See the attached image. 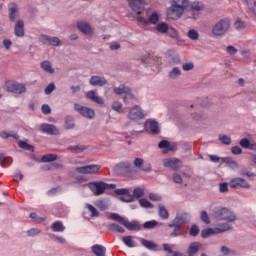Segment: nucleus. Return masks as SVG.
Here are the masks:
<instances>
[{
    "instance_id": "c85d7f7f",
    "label": "nucleus",
    "mask_w": 256,
    "mask_h": 256,
    "mask_svg": "<svg viewBox=\"0 0 256 256\" xmlns=\"http://www.w3.org/2000/svg\"><path fill=\"white\" fill-rule=\"evenodd\" d=\"M107 248L102 245L96 244L92 246V253H95L96 256H105Z\"/></svg>"
},
{
    "instance_id": "f8f14e48",
    "label": "nucleus",
    "mask_w": 256,
    "mask_h": 256,
    "mask_svg": "<svg viewBox=\"0 0 256 256\" xmlns=\"http://www.w3.org/2000/svg\"><path fill=\"white\" fill-rule=\"evenodd\" d=\"M115 95H125L123 98L124 103H129L127 99H133V94L131 93V88L121 84L118 88H114Z\"/></svg>"
},
{
    "instance_id": "6e6d98bb",
    "label": "nucleus",
    "mask_w": 256,
    "mask_h": 256,
    "mask_svg": "<svg viewBox=\"0 0 256 256\" xmlns=\"http://www.w3.org/2000/svg\"><path fill=\"white\" fill-rule=\"evenodd\" d=\"M219 141H221V143H223L224 145H231V137L227 135H220Z\"/></svg>"
},
{
    "instance_id": "338daca9",
    "label": "nucleus",
    "mask_w": 256,
    "mask_h": 256,
    "mask_svg": "<svg viewBox=\"0 0 256 256\" xmlns=\"http://www.w3.org/2000/svg\"><path fill=\"white\" fill-rule=\"evenodd\" d=\"M168 151H177V144L169 142V145L167 146L166 150H163V153H168Z\"/></svg>"
},
{
    "instance_id": "b1692460",
    "label": "nucleus",
    "mask_w": 256,
    "mask_h": 256,
    "mask_svg": "<svg viewBox=\"0 0 256 256\" xmlns=\"http://www.w3.org/2000/svg\"><path fill=\"white\" fill-rule=\"evenodd\" d=\"M77 27L84 35H93V28L86 22H78Z\"/></svg>"
},
{
    "instance_id": "cd10ccee",
    "label": "nucleus",
    "mask_w": 256,
    "mask_h": 256,
    "mask_svg": "<svg viewBox=\"0 0 256 256\" xmlns=\"http://www.w3.org/2000/svg\"><path fill=\"white\" fill-rule=\"evenodd\" d=\"M41 69L45 71L46 73H49L50 75H53L55 73V68L51 65V62L49 60H45L40 64Z\"/></svg>"
},
{
    "instance_id": "680f3d73",
    "label": "nucleus",
    "mask_w": 256,
    "mask_h": 256,
    "mask_svg": "<svg viewBox=\"0 0 256 256\" xmlns=\"http://www.w3.org/2000/svg\"><path fill=\"white\" fill-rule=\"evenodd\" d=\"M53 91H55V84L54 83H50L44 90L45 95H51V93H53Z\"/></svg>"
},
{
    "instance_id": "f3484780",
    "label": "nucleus",
    "mask_w": 256,
    "mask_h": 256,
    "mask_svg": "<svg viewBox=\"0 0 256 256\" xmlns=\"http://www.w3.org/2000/svg\"><path fill=\"white\" fill-rule=\"evenodd\" d=\"M163 165L172 171H177L181 169V160L177 158H167L163 160Z\"/></svg>"
},
{
    "instance_id": "7ed1b4c3",
    "label": "nucleus",
    "mask_w": 256,
    "mask_h": 256,
    "mask_svg": "<svg viewBox=\"0 0 256 256\" xmlns=\"http://www.w3.org/2000/svg\"><path fill=\"white\" fill-rule=\"evenodd\" d=\"M214 217L220 219V221H227L228 223H234L237 221V216L227 208L214 209Z\"/></svg>"
},
{
    "instance_id": "ea45409f",
    "label": "nucleus",
    "mask_w": 256,
    "mask_h": 256,
    "mask_svg": "<svg viewBox=\"0 0 256 256\" xmlns=\"http://www.w3.org/2000/svg\"><path fill=\"white\" fill-rule=\"evenodd\" d=\"M211 235H217V233H215V228L204 229L201 232V236L204 239H207V238L211 237Z\"/></svg>"
},
{
    "instance_id": "4468645a",
    "label": "nucleus",
    "mask_w": 256,
    "mask_h": 256,
    "mask_svg": "<svg viewBox=\"0 0 256 256\" xmlns=\"http://www.w3.org/2000/svg\"><path fill=\"white\" fill-rule=\"evenodd\" d=\"M129 3L130 9L137 13V15H141L143 11H145V1L144 0H127Z\"/></svg>"
},
{
    "instance_id": "bb28decb",
    "label": "nucleus",
    "mask_w": 256,
    "mask_h": 256,
    "mask_svg": "<svg viewBox=\"0 0 256 256\" xmlns=\"http://www.w3.org/2000/svg\"><path fill=\"white\" fill-rule=\"evenodd\" d=\"M230 229H233V226H231L229 223H221L214 227L216 235L219 233H225V231H230Z\"/></svg>"
},
{
    "instance_id": "de8ad7c7",
    "label": "nucleus",
    "mask_w": 256,
    "mask_h": 256,
    "mask_svg": "<svg viewBox=\"0 0 256 256\" xmlns=\"http://www.w3.org/2000/svg\"><path fill=\"white\" fill-rule=\"evenodd\" d=\"M0 137L2 139H9V137H13V139H15L16 141L19 140V135L17 134H11L5 131L0 132Z\"/></svg>"
},
{
    "instance_id": "5fc2aeb1",
    "label": "nucleus",
    "mask_w": 256,
    "mask_h": 256,
    "mask_svg": "<svg viewBox=\"0 0 256 256\" xmlns=\"http://www.w3.org/2000/svg\"><path fill=\"white\" fill-rule=\"evenodd\" d=\"M200 219L206 225H209V223H211V220L209 219V215L207 214L206 211H201Z\"/></svg>"
},
{
    "instance_id": "2f4dec72",
    "label": "nucleus",
    "mask_w": 256,
    "mask_h": 256,
    "mask_svg": "<svg viewBox=\"0 0 256 256\" xmlns=\"http://www.w3.org/2000/svg\"><path fill=\"white\" fill-rule=\"evenodd\" d=\"M140 242H141V245H143V247H145L146 249H150V251L157 249V244H155V242L153 241L142 238Z\"/></svg>"
},
{
    "instance_id": "c9c22d12",
    "label": "nucleus",
    "mask_w": 256,
    "mask_h": 256,
    "mask_svg": "<svg viewBox=\"0 0 256 256\" xmlns=\"http://www.w3.org/2000/svg\"><path fill=\"white\" fill-rule=\"evenodd\" d=\"M172 4H174L176 7H182V9L185 11V9L189 7V0H172Z\"/></svg>"
},
{
    "instance_id": "a211bd4d",
    "label": "nucleus",
    "mask_w": 256,
    "mask_h": 256,
    "mask_svg": "<svg viewBox=\"0 0 256 256\" xmlns=\"http://www.w3.org/2000/svg\"><path fill=\"white\" fill-rule=\"evenodd\" d=\"M41 42L44 45H51L52 47H59L61 45V40L57 37H51L49 35H42Z\"/></svg>"
},
{
    "instance_id": "72a5a7b5",
    "label": "nucleus",
    "mask_w": 256,
    "mask_h": 256,
    "mask_svg": "<svg viewBox=\"0 0 256 256\" xmlns=\"http://www.w3.org/2000/svg\"><path fill=\"white\" fill-rule=\"evenodd\" d=\"M222 161L224 163H226L228 165V167H230V169H238L239 168V164H237V161L226 157V158H222Z\"/></svg>"
},
{
    "instance_id": "393cba45",
    "label": "nucleus",
    "mask_w": 256,
    "mask_h": 256,
    "mask_svg": "<svg viewBox=\"0 0 256 256\" xmlns=\"http://www.w3.org/2000/svg\"><path fill=\"white\" fill-rule=\"evenodd\" d=\"M87 99H90V101H93L94 103H97L98 105H103L104 101L101 97L97 95V92L90 90L86 94Z\"/></svg>"
},
{
    "instance_id": "58836bf2",
    "label": "nucleus",
    "mask_w": 256,
    "mask_h": 256,
    "mask_svg": "<svg viewBox=\"0 0 256 256\" xmlns=\"http://www.w3.org/2000/svg\"><path fill=\"white\" fill-rule=\"evenodd\" d=\"M122 241L126 245V247H135V241H133V236H124L122 238Z\"/></svg>"
},
{
    "instance_id": "dca6fc26",
    "label": "nucleus",
    "mask_w": 256,
    "mask_h": 256,
    "mask_svg": "<svg viewBox=\"0 0 256 256\" xmlns=\"http://www.w3.org/2000/svg\"><path fill=\"white\" fill-rule=\"evenodd\" d=\"M133 165L134 167H136V169L144 171V173H151L152 171L151 164H145V160L143 158H135L133 161Z\"/></svg>"
},
{
    "instance_id": "e2e57ef3",
    "label": "nucleus",
    "mask_w": 256,
    "mask_h": 256,
    "mask_svg": "<svg viewBox=\"0 0 256 256\" xmlns=\"http://www.w3.org/2000/svg\"><path fill=\"white\" fill-rule=\"evenodd\" d=\"M30 218H32L33 221H35L36 223H43V221H45V219L42 218V217H39V216L37 215V213H31V214H30Z\"/></svg>"
},
{
    "instance_id": "4be33fe9",
    "label": "nucleus",
    "mask_w": 256,
    "mask_h": 256,
    "mask_svg": "<svg viewBox=\"0 0 256 256\" xmlns=\"http://www.w3.org/2000/svg\"><path fill=\"white\" fill-rule=\"evenodd\" d=\"M9 9V19L10 21H17V17H19V8L17 7V4L10 3L8 6Z\"/></svg>"
},
{
    "instance_id": "0e129e2a",
    "label": "nucleus",
    "mask_w": 256,
    "mask_h": 256,
    "mask_svg": "<svg viewBox=\"0 0 256 256\" xmlns=\"http://www.w3.org/2000/svg\"><path fill=\"white\" fill-rule=\"evenodd\" d=\"M235 29H237V31H241L242 29H245V22L241 21V20H237L234 23Z\"/></svg>"
},
{
    "instance_id": "412c9836",
    "label": "nucleus",
    "mask_w": 256,
    "mask_h": 256,
    "mask_svg": "<svg viewBox=\"0 0 256 256\" xmlns=\"http://www.w3.org/2000/svg\"><path fill=\"white\" fill-rule=\"evenodd\" d=\"M14 34L16 37H25V23L23 20H18L14 26Z\"/></svg>"
},
{
    "instance_id": "c03bdc74",
    "label": "nucleus",
    "mask_w": 256,
    "mask_h": 256,
    "mask_svg": "<svg viewBox=\"0 0 256 256\" xmlns=\"http://www.w3.org/2000/svg\"><path fill=\"white\" fill-rule=\"evenodd\" d=\"M190 7L193 11H203L204 6H203V3L199 1H194L191 3Z\"/></svg>"
},
{
    "instance_id": "c756f323",
    "label": "nucleus",
    "mask_w": 256,
    "mask_h": 256,
    "mask_svg": "<svg viewBox=\"0 0 256 256\" xmlns=\"http://www.w3.org/2000/svg\"><path fill=\"white\" fill-rule=\"evenodd\" d=\"M118 169H122V171H126V173H133V165L131 162L125 161L118 163Z\"/></svg>"
},
{
    "instance_id": "1a4fd4ad",
    "label": "nucleus",
    "mask_w": 256,
    "mask_h": 256,
    "mask_svg": "<svg viewBox=\"0 0 256 256\" xmlns=\"http://www.w3.org/2000/svg\"><path fill=\"white\" fill-rule=\"evenodd\" d=\"M128 119L130 121H141V119H145V113H143V110L139 106H134L130 109V111L127 114Z\"/></svg>"
},
{
    "instance_id": "bf43d9fd",
    "label": "nucleus",
    "mask_w": 256,
    "mask_h": 256,
    "mask_svg": "<svg viewBox=\"0 0 256 256\" xmlns=\"http://www.w3.org/2000/svg\"><path fill=\"white\" fill-rule=\"evenodd\" d=\"M41 233V230L38 228H31L27 231L28 237H35L36 235H39Z\"/></svg>"
},
{
    "instance_id": "473e14b6",
    "label": "nucleus",
    "mask_w": 256,
    "mask_h": 256,
    "mask_svg": "<svg viewBox=\"0 0 256 256\" xmlns=\"http://www.w3.org/2000/svg\"><path fill=\"white\" fill-rule=\"evenodd\" d=\"M52 230L56 233H63L65 231V227L63 226V222L56 221L52 224Z\"/></svg>"
},
{
    "instance_id": "20e7f679",
    "label": "nucleus",
    "mask_w": 256,
    "mask_h": 256,
    "mask_svg": "<svg viewBox=\"0 0 256 256\" xmlns=\"http://www.w3.org/2000/svg\"><path fill=\"white\" fill-rule=\"evenodd\" d=\"M110 219H112L113 221H117V223H121V225H124V227H126V229H128L129 231H140L141 229L139 222H129L125 218L121 217L119 214L111 213Z\"/></svg>"
},
{
    "instance_id": "aec40b11",
    "label": "nucleus",
    "mask_w": 256,
    "mask_h": 256,
    "mask_svg": "<svg viewBox=\"0 0 256 256\" xmlns=\"http://www.w3.org/2000/svg\"><path fill=\"white\" fill-rule=\"evenodd\" d=\"M90 85H92V87H105V85H107V79H105V77H101V76H92L89 80Z\"/></svg>"
},
{
    "instance_id": "052dcab7",
    "label": "nucleus",
    "mask_w": 256,
    "mask_h": 256,
    "mask_svg": "<svg viewBox=\"0 0 256 256\" xmlns=\"http://www.w3.org/2000/svg\"><path fill=\"white\" fill-rule=\"evenodd\" d=\"M139 203L141 207H146L147 209H151L153 207V204H151L147 199H140Z\"/></svg>"
},
{
    "instance_id": "f704fd0d",
    "label": "nucleus",
    "mask_w": 256,
    "mask_h": 256,
    "mask_svg": "<svg viewBox=\"0 0 256 256\" xmlns=\"http://www.w3.org/2000/svg\"><path fill=\"white\" fill-rule=\"evenodd\" d=\"M57 154H46L42 156L41 161L42 163H51L53 161H57Z\"/></svg>"
},
{
    "instance_id": "6e6552de",
    "label": "nucleus",
    "mask_w": 256,
    "mask_h": 256,
    "mask_svg": "<svg viewBox=\"0 0 256 256\" xmlns=\"http://www.w3.org/2000/svg\"><path fill=\"white\" fill-rule=\"evenodd\" d=\"M101 169V165H87L82 167H76L75 172L81 173L82 175H95V173H98Z\"/></svg>"
},
{
    "instance_id": "4d7b16f0",
    "label": "nucleus",
    "mask_w": 256,
    "mask_h": 256,
    "mask_svg": "<svg viewBox=\"0 0 256 256\" xmlns=\"http://www.w3.org/2000/svg\"><path fill=\"white\" fill-rule=\"evenodd\" d=\"M18 145L21 149H25L26 151H31L33 149V146L31 144H27L25 141H19Z\"/></svg>"
},
{
    "instance_id": "a18cd8bd",
    "label": "nucleus",
    "mask_w": 256,
    "mask_h": 256,
    "mask_svg": "<svg viewBox=\"0 0 256 256\" xmlns=\"http://www.w3.org/2000/svg\"><path fill=\"white\" fill-rule=\"evenodd\" d=\"M187 35H188L189 39H191L192 41L199 40V32H197V30H195V29L189 30Z\"/></svg>"
},
{
    "instance_id": "2eb2a0df",
    "label": "nucleus",
    "mask_w": 256,
    "mask_h": 256,
    "mask_svg": "<svg viewBox=\"0 0 256 256\" xmlns=\"http://www.w3.org/2000/svg\"><path fill=\"white\" fill-rule=\"evenodd\" d=\"M229 187H231V189H249L250 185L247 180L243 178H234L230 181Z\"/></svg>"
},
{
    "instance_id": "a19ab883",
    "label": "nucleus",
    "mask_w": 256,
    "mask_h": 256,
    "mask_svg": "<svg viewBox=\"0 0 256 256\" xmlns=\"http://www.w3.org/2000/svg\"><path fill=\"white\" fill-rule=\"evenodd\" d=\"M108 229L109 231H114L115 233H123L125 231L123 227L115 223L109 224Z\"/></svg>"
},
{
    "instance_id": "13d9d810",
    "label": "nucleus",
    "mask_w": 256,
    "mask_h": 256,
    "mask_svg": "<svg viewBox=\"0 0 256 256\" xmlns=\"http://www.w3.org/2000/svg\"><path fill=\"white\" fill-rule=\"evenodd\" d=\"M239 145L243 147V149H249L251 147V142L247 138H243L240 140Z\"/></svg>"
},
{
    "instance_id": "49530a36",
    "label": "nucleus",
    "mask_w": 256,
    "mask_h": 256,
    "mask_svg": "<svg viewBox=\"0 0 256 256\" xmlns=\"http://www.w3.org/2000/svg\"><path fill=\"white\" fill-rule=\"evenodd\" d=\"M181 75V69L179 67H175L172 69V71L169 73L170 79H177V77H180Z\"/></svg>"
},
{
    "instance_id": "69168bd1",
    "label": "nucleus",
    "mask_w": 256,
    "mask_h": 256,
    "mask_svg": "<svg viewBox=\"0 0 256 256\" xmlns=\"http://www.w3.org/2000/svg\"><path fill=\"white\" fill-rule=\"evenodd\" d=\"M194 67H195V65L191 62L190 63H184L182 65L183 71H193Z\"/></svg>"
},
{
    "instance_id": "ddd939ff",
    "label": "nucleus",
    "mask_w": 256,
    "mask_h": 256,
    "mask_svg": "<svg viewBox=\"0 0 256 256\" xmlns=\"http://www.w3.org/2000/svg\"><path fill=\"white\" fill-rule=\"evenodd\" d=\"M143 193L129 194V193H117L116 198L123 203H132L135 199H141Z\"/></svg>"
},
{
    "instance_id": "7c9ffc66",
    "label": "nucleus",
    "mask_w": 256,
    "mask_h": 256,
    "mask_svg": "<svg viewBox=\"0 0 256 256\" xmlns=\"http://www.w3.org/2000/svg\"><path fill=\"white\" fill-rule=\"evenodd\" d=\"M147 123H149L150 133L152 135H159V123L155 120H148Z\"/></svg>"
},
{
    "instance_id": "f03ea898",
    "label": "nucleus",
    "mask_w": 256,
    "mask_h": 256,
    "mask_svg": "<svg viewBox=\"0 0 256 256\" xmlns=\"http://www.w3.org/2000/svg\"><path fill=\"white\" fill-rule=\"evenodd\" d=\"M231 28V21L228 18L220 19L212 28V34L215 37H221Z\"/></svg>"
},
{
    "instance_id": "774afa93",
    "label": "nucleus",
    "mask_w": 256,
    "mask_h": 256,
    "mask_svg": "<svg viewBox=\"0 0 256 256\" xmlns=\"http://www.w3.org/2000/svg\"><path fill=\"white\" fill-rule=\"evenodd\" d=\"M149 199H150V201H161L162 197L159 194L151 193L149 195Z\"/></svg>"
},
{
    "instance_id": "e433bc0d",
    "label": "nucleus",
    "mask_w": 256,
    "mask_h": 256,
    "mask_svg": "<svg viewBox=\"0 0 256 256\" xmlns=\"http://www.w3.org/2000/svg\"><path fill=\"white\" fill-rule=\"evenodd\" d=\"M220 251L223 255L225 256H235L237 255V251L233 250V249H230L229 247L227 246H222L220 248Z\"/></svg>"
},
{
    "instance_id": "79ce46f5",
    "label": "nucleus",
    "mask_w": 256,
    "mask_h": 256,
    "mask_svg": "<svg viewBox=\"0 0 256 256\" xmlns=\"http://www.w3.org/2000/svg\"><path fill=\"white\" fill-rule=\"evenodd\" d=\"M50 237L51 239H53V241H55L56 243H59L60 245H65V243H67V241L65 240V238H63V236L50 234Z\"/></svg>"
},
{
    "instance_id": "09e8293b",
    "label": "nucleus",
    "mask_w": 256,
    "mask_h": 256,
    "mask_svg": "<svg viewBox=\"0 0 256 256\" xmlns=\"http://www.w3.org/2000/svg\"><path fill=\"white\" fill-rule=\"evenodd\" d=\"M159 215L161 219H169V212L165 209V206H159Z\"/></svg>"
},
{
    "instance_id": "8fccbe9b",
    "label": "nucleus",
    "mask_w": 256,
    "mask_h": 256,
    "mask_svg": "<svg viewBox=\"0 0 256 256\" xmlns=\"http://www.w3.org/2000/svg\"><path fill=\"white\" fill-rule=\"evenodd\" d=\"M86 209L91 213L90 217H99V211H97L93 205L86 204Z\"/></svg>"
},
{
    "instance_id": "4c0bfd02",
    "label": "nucleus",
    "mask_w": 256,
    "mask_h": 256,
    "mask_svg": "<svg viewBox=\"0 0 256 256\" xmlns=\"http://www.w3.org/2000/svg\"><path fill=\"white\" fill-rule=\"evenodd\" d=\"M156 31H158V33H167V31H169V25L165 22H160L156 26Z\"/></svg>"
},
{
    "instance_id": "f257e3e1",
    "label": "nucleus",
    "mask_w": 256,
    "mask_h": 256,
    "mask_svg": "<svg viewBox=\"0 0 256 256\" xmlns=\"http://www.w3.org/2000/svg\"><path fill=\"white\" fill-rule=\"evenodd\" d=\"M92 193H105V191H114V193H145L147 191L144 186H138L133 190L131 188H118L117 184H109L103 181L90 182L87 184Z\"/></svg>"
},
{
    "instance_id": "6ab92c4d",
    "label": "nucleus",
    "mask_w": 256,
    "mask_h": 256,
    "mask_svg": "<svg viewBox=\"0 0 256 256\" xmlns=\"http://www.w3.org/2000/svg\"><path fill=\"white\" fill-rule=\"evenodd\" d=\"M40 131L46 133V135H59V130L53 124H41Z\"/></svg>"
},
{
    "instance_id": "864d4df0",
    "label": "nucleus",
    "mask_w": 256,
    "mask_h": 256,
    "mask_svg": "<svg viewBox=\"0 0 256 256\" xmlns=\"http://www.w3.org/2000/svg\"><path fill=\"white\" fill-rule=\"evenodd\" d=\"M96 207H98L100 211H107V207H109V205H107V202L103 200H98L96 202Z\"/></svg>"
},
{
    "instance_id": "9d476101",
    "label": "nucleus",
    "mask_w": 256,
    "mask_h": 256,
    "mask_svg": "<svg viewBox=\"0 0 256 256\" xmlns=\"http://www.w3.org/2000/svg\"><path fill=\"white\" fill-rule=\"evenodd\" d=\"M74 109L77 113L81 114L86 119H93L95 117V111L89 107L82 106L81 104H74Z\"/></svg>"
},
{
    "instance_id": "603ef678",
    "label": "nucleus",
    "mask_w": 256,
    "mask_h": 256,
    "mask_svg": "<svg viewBox=\"0 0 256 256\" xmlns=\"http://www.w3.org/2000/svg\"><path fill=\"white\" fill-rule=\"evenodd\" d=\"M158 222L155 220L147 221L143 224L144 229H155L157 227Z\"/></svg>"
},
{
    "instance_id": "3c124183",
    "label": "nucleus",
    "mask_w": 256,
    "mask_h": 256,
    "mask_svg": "<svg viewBox=\"0 0 256 256\" xmlns=\"http://www.w3.org/2000/svg\"><path fill=\"white\" fill-rule=\"evenodd\" d=\"M199 231V226H197V224H193L190 228L189 234L191 237H197L199 235Z\"/></svg>"
},
{
    "instance_id": "a878e982",
    "label": "nucleus",
    "mask_w": 256,
    "mask_h": 256,
    "mask_svg": "<svg viewBox=\"0 0 256 256\" xmlns=\"http://www.w3.org/2000/svg\"><path fill=\"white\" fill-rule=\"evenodd\" d=\"M167 60L174 65H179V63H181V58H179V54L175 51L168 52Z\"/></svg>"
},
{
    "instance_id": "37998d69",
    "label": "nucleus",
    "mask_w": 256,
    "mask_h": 256,
    "mask_svg": "<svg viewBox=\"0 0 256 256\" xmlns=\"http://www.w3.org/2000/svg\"><path fill=\"white\" fill-rule=\"evenodd\" d=\"M65 127H66V129H73V127H75V120H73V117H71V116L66 117Z\"/></svg>"
},
{
    "instance_id": "5701e85b",
    "label": "nucleus",
    "mask_w": 256,
    "mask_h": 256,
    "mask_svg": "<svg viewBox=\"0 0 256 256\" xmlns=\"http://www.w3.org/2000/svg\"><path fill=\"white\" fill-rule=\"evenodd\" d=\"M201 247H203V245L200 242L190 243L188 250H187L188 256H195L196 253H199Z\"/></svg>"
},
{
    "instance_id": "9b49d317",
    "label": "nucleus",
    "mask_w": 256,
    "mask_h": 256,
    "mask_svg": "<svg viewBox=\"0 0 256 256\" xmlns=\"http://www.w3.org/2000/svg\"><path fill=\"white\" fill-rule=\"evenodd\" d=\"M136 19L138 23H141V25H157V23H159V14L157 12H153L148 19L138 15Z\"/></svg>"
},
{
    "instance_id": "39448f33",
    "label": "nucleus",
    "mask_w": 256,
    "mask_h": 256,
    "mask_svg": "<svg viewBox=\"0 0 256 256\" xmlns=\"http://www.w3.org/2000/svg\"><path fill=\"white\" fill-rule=\"evenodd\" d=\"M190 219H191V216H189V214L187 213L177 214L175 219L168 224V227L170 228L174 227V229H181V226L185 225V223H189Z\"/></svg>"
},
{
    "instance_id": "423d86ee",
    "label": "nucleus",
    "mask_w": 256,
    "mask_h": 256,
    "mask_svg": "<svg viewBox=\"0 0 256 256\" xmlns=\"http://www.w3.org/2000/svg\"><path fill=\"white\" fill-rule=\"evenodd\" d=\"M183 13H185L183 7L175 6V4L171 3V6L167 10V18L176 21V19H180Z\"/></svg>"
},
{
    "instance_id": "0eeeda50",
    "label": "nucleus",
    "mask_w": 256,
    "mask_h": 256,
    "mask_svg": "<svg viewBox=\"0 0 256 256\" xmlns=\"http://www.w3.org/2000/svg\"><path fill=\"white\" fill-rule=\"evenodd\" d=\"M6 90L10 93H16V95H21V93H25L27 88L23 84H19L15 81L6 82Z\"/></svg>"
}]
</instances>
